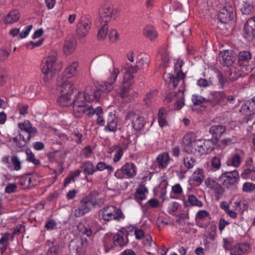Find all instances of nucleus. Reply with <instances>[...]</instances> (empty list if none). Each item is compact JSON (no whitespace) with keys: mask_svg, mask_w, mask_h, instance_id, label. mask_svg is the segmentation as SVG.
Returning a JSON list of instances; mask_svg holds the SVG:
<instances>
[{"mask_svg":"<svg viewBox=\"0 0 255 255\" xmlns=\"http://www.w3.org/2000/svg\"><path fill=\"white\" fill-rule=\"evenodd\" d=\"M103 113V111L101 107H98L96 109L92 107L86 115L91 117L95 114L98 117L96 120L97 124L99 126H104V130L106 132H115L117 130L118 123L116 115L112 112L109 113L105 119L102 115Z\"/></svg>","mask_w":255,"mask_h":255,"instance_id":"obj_1","label":"nucleus"},{"mask_svg":"<svg viewBox=\"0 0 255 255\" xmlns=\"http://www.w3.org/2000/svg\"><path fill=\"white\" fill-rule=\"evenodd\" d=\"M91 90V87L88 86L86 88L85 92H79L72 102L73 113L77 118H81L82 115L86 114L92 107L86 104V101L90 102V97L89 91Z\"/></svg>","mask_w":255,"mask_h":255,"instance_id":"obj_2","label":"nucleus"},{"mask_svg":"<svg viewBox=\"0 0 255 255\" xmlns=\"http://www.w3.org/2000/svg\"><path fill=\"white\" fill-rule=\"evenodd\" d=\"M57 53L55 51H52L48 56L42 61L41 69L45 75V80L51 79L56 73L55 65L57 61Z\"/></svg>","mask_w":255,"mask_h":255,"instance_id":"obj_3","label":"nucleus"},{"mask_svg":"<svg viewBox=\"0 0 255 255\" xmlns=\"http://www.w3.org/2000/svg\"><path fill=\"white\" fill-rule=\"evenodd\" d=\"M99 218L105 221H120L125 218L121 209L114 206H108L101 209L99 212Z\"/></svg>","mask_w":255,"mask_h":255,"instance_id":"obj_4","label":"nucleus"},{"mask_svg":"<svg viewBox=\"0 0 255 255\" xmlns=\"http://www.w3.org/2000/svg\"><path fill=\"white\" fill-rule=\"evenodd\" d=\"M117 12L116 9H114V6L111 1L104 0L99 10L100 22H109L113 17L115 18L116 13Z\"/></svg>","mask_w":255,"mask_h":255,"instance_id":"obj_5","label":"nucleus"},{"mask_svg":"<svg viewBox=\"0 0 255 255\" xmlns=\"http://www.w3.org/2000/svg\"><path fill=\"white\" fill-rule=\"evenodd\" d=\"M239 180V174L237 170L223 173L218 178V181L226 188L235 187Z\"/></svg>","mask_w":255,"mask_h":255,"instance_id":"obj_6","label":"nucleus"},{"mask_svg":"<svg viewBox=\"0 0 255 255\" xmlns=\"http://www.w3.org/2000/svg\"><path fill=\"white\" fill-rule=\"evenodd\" d=\"M96 204L91 197H86L81 200L78 208L73 210V214L76 217H81L89 212Z\"/></svg>","mask_w":255,"mask_h":255,"instance_id":"obj_7","label":"nucleus"},{"mask_svg":"<svg viewBox=\"0 0 255 255\" xmlns=\"http://www.w3.org/2000/svg\"><path fill=\"white\" fill-rule=\"evenodd\" d=\"M182 66V64L177 63L174 65V71L176 73V76H174L172 74L170 73H164L163 75V79L166 83L172 84V86L176 87L180 80L182 81V83H184V79L185 78V75L181 70V68Z\"/></svg>","mask_w":255,"mask_h":255,"instance_id":"obj_8","label":"nucleus"},{"mask_svg":"<svg viewBox=\"0 0 255 255\" xmlns=\"http://www.w3.org/2000/svg\"><path fill=\"white\" fill-rule=\"evenodd\" d=\"M136 174V167L131 162H127L120 169H117L115 172V176L117 178H131Z\"/></svg>","mask_w":255,"mask_h":255,"instance_id":"obj_9","label":"nucleus"},{"mask_svg":"<svg viewBox=\"0 0 255 255\" xmlns=\"http://www.w3.org/2000/svg\"><path fill=\"white\" fill-rule=\"evenodd\" d=\"M252 60V54L248 51H241L238 53V64L245 68L246 73L248 74L254 68V64H250Z\"/></svg>","mask_w":255,"mask_h":255,"instance_id":"obj_10","label":"nucleus"},{"mask_svg":"<svg viewBox=\"0 0 255 255\" xmlns=\"http://www.w3.org/2000/svg\"><path fill=\"white\" fill-rule=\"evenodd\" d=\"M91 25V20L89 15H84L81 17L76 29L77 35L80 38L85 37L89 32Z\"/></svg>","mask_w":255,"mask_h":255,"instance_id":"obj_11","label":"nucleus"},{"mask_svg":"<svg viewBox=\"0 0 255 255\" xmlns=\"http://www.w3.org/2000/svg\"><path fill=\"white\" fill-rule=\"evenodd\" d=\"M236 59V53L232 50H224L219 54V61L223 66L229 68L233 66Z\"/></svg>","mask_w":255,"mask_h":255,"instance_id":"obj_12","label":"nucleus"},{"mask_svg":"<svg viewBox=\"0 0 255 255\" xmlns=\"http://www.w3.org/2000/svg\"><path fill=\"white\" fill-rule=\"evenodd\" d=\"M199 139H194L191 134H186L183 140V148L188 153L197 154V148L200 146Z\"/></svg>","mask_w":255,"mask_h":255,"instance_id":"obj_13","label":"nucleus"},{"mask_svg":"<svg viewBox=\"0 0 255 255\" xmlns=\"http://www.w3.org/2000/svg\"><path fill=\"white\" fill-rule=\"evenodd\" d=\"M233 16V8L230 4H226L221 7L217 14V18L223 23L231 21Z\"/></svg>","mask_w":255,"mask_h":255,"instance_id":"obj_14","label":"nucleus"},{"mask_svg":"<svg viewBox=\"0 0 255 255\" xmlns=\"http://www.w3.org/2000/svg\"><path fill=\"white\" fill-rule=\"evenodd\" d=\"M126 119L131 122L132 127L135 130L142 129L145 123L144 118L136 114L133 111L129 112L126 116Z\"/></svg>","mask_w":255,"mask_h":255,"instance_id":"obj_15","label":"nucleus"},{"mask_svg":"<svg viewBox=\"0 0 255 255\" xmlns=\"http://www.w3.org/2000/svg\"><path fill=\"white\" fill-rule=\"evenodd\" d=\"M205 183L208 188L214 192L216 199L218 200L222 196L224 192V189L218 181H217L215 179L209 177L206 179Z\"/></svg>","mask_w":255,"mask_h":255,"instance_id":"obj_16","label":"nucleus"},{"mask_svg":"<svg viewBox=\"0 0 255 255\" xmlns=\"http://www.w3.org/2000/svg\"><path fill=\"white\" fill-rule=\"evenodd\" d=\"M244 37L248 41H252L255 38V18H249L244 26Z\"/></svg>","mask_w":255,"mask_h":255,"instance_id":"obj_17","label":"nucleus"},{"mask_svg":"<svg viewBox=\"0 0 255 255\" xmlns=\"http://www.w3.org/2000/svg\"><path fill=\"white\" fill-rule=\"evenodd\" d=\"M57 85L61 93L72 94L74 87L71 82L67 79L59 76L57 81Z\"/></svg>","mask_w":255,"mask_h":255,"instance_id":"obj_18","label":"nucleus"},{"mask_svg":"<svg viewBox=\"0 0 255 255\" xmlns=\"http://www.w3.org/2000/svg\"><path fill=\"white\" fill-rule=\"evenodd\" d=\"M18 127L23 134L25 135L27 140H30L32 136H34L37 133V129L32 126L29 121H25L23 123H18Z\"/></svg>","mask_w":255,"mask_h":255,"instance_id":"obj_19","label":"nucleus"},{"mask_svg":"<svg viewBox=\"0 0 255 255\" xmlns=\"http://www.w3.org/2000/svg\"><path fill=\"white\" fill-rule=\"evenodd\" d=\"M225 250H230L231 255H243L250 249V245L247 243H238L233 245L230 249L224 246Z\"/></svg>","mask_w":255,"mask_h":255,"instance_id":"obj_20","label":"nucleus"},{"mask_svg":"<svg viewBox=\"0 0 255 255\" xmlns=\"http://www.w3.org/2000/svg\"><path fill=\"white\" fill-rule=\"evenodd\" d=\"M245 152L242 149H238L233 154L230 158L227 161V164L228 166H232L234 167L240 166L242 160L244 158Z\"/></svg>","mask_w":255,"mask_h":255,"instance_id":"obj_21","label":"nucleus"},{"mask_svg":"<svg viewBox=\"0 0 255 255\" xmlns=\"http://www.w3.org/2000/svg\"><path fill=\"white\" fill-rule=\"evenodd\" d=\"M255 172V167L253 165V160L252 158L246 159L245 164L243 167L241 176L243 179H247L252 178Z\"/></svg>","mask_w":255,"mask_h":255,"instance_id":"obj_22","label":"nucleus"},{"mask_svg":"<svg viewBox=\"0 0 255 255\" xmlns=\"http://www.w3.org/2000/svg\"><path fill=\"white\" fill-rule=\"evenodd\" d=\"M226 126L221 125H216L211 127L209 132L216 142L219 140L221 136L226 132Z\"/></svg>","mask_w":255,"mask_h":255,"instance_id":"obj_23","label":"nucleus"},{"mask_svg":"<svg viewBox=\"0 0 255 255\" xmlns=\"http://www.w3.org/2000/svg\"><path fill=\"white\" fill-rule=\"evenodd\" d=\"M226 96L223 92H214L211 93L207 103H209L211 105L215 106L224 102L226 101Z\"/></svg>","mask_w":255,"mask_h":255,"instance_id":"obj_24","label":"nucleus"},{"mask_svg":"<svg viewBox=\"0 0 255 255\" xmlns=\"http://www.w3.org/2000/svg\"><path fill=\"white\" fill-rule=\"evenodd\" d=\"M120 73L118 68L114 67L111 72V75L108 79L107 82H105L103 84L105 85L104 90L107 91H110L113 88V84L116 81L118 75Z\"/></svg>","mask_w":255,"mask_h":255,"instance_id":"obj_25","label":"nucleus"},{"mask_svg":"<svg viewBox=\"0 0 255 255\" xmlns=\"http://www.w3.org/2000/svg\"><path fill=\"white\" fill-rule=\"evenodd\" d=\"M131 82H125L123 80L121 87L117 90V94L126 101L128 100V95L129 92V87Z\"/></svg>","mask_w":255,"mask_h":255,"instance_id":"obj_26","label":"nucleus"},{"mask_svg":"<svg viewBox=\"0 0 255 255\" xmlns=\"http://www.w3.org/2000/svg\"><path fill=\"white\" fill-rule=\"evenodd\" d=\"M139 67L137 65L133 66L128 64L125 75L123 77L124 81L131 82L134 78L133 74L137 73Z\"/></svg>","mask_w":255,"mask_h":255,"instance_id":"obj_27","label":"nucleus"},{"mask_svg":"<svg viewBox=\"0 0 255 255\" xmlns=\"http://www.w3.org/2000/svg\"><path fill=\"white\" fill-rule=\"evenodd\" d=\"M171 159L170 158L168 152H164L159 154L156 157L158 167L159 168L164 169L169 164Z\"/></svg>","mask_w":255,"mask_h":255,"instance_id":"obj_28","label":"nucleus"},{"mask_svg":"<svg viewBox=\"0 0 255 255\" xmlns=\"http://www.w3.org/2000/svg\"><path fill=\"white\" fill-rule=\"evenodd\" d=\"M105 85L102 83L99 87L97 88L96 90H94V92H90L89 91L90 95L88 97L91 98V101H95L96 102L99 101L100 99L103 94L108 93L110 91H107L104 90Z\"/></svg>","mask_w":255,"mask_h":255,"instance_id":"obj_29","label":"nucleus"},{"mask_svg":"<svg viewBox=\"0 0 255 255\" xmlns=\"http://www.w3.org/2000/svg\"><path fill=\"white\" fill-rule=\"evenodd\" d=\"M76 45V39L73 37H68L65 41L64 52L67 55L72 53L75 49Z\"/></svg>","mask_w":255,"mask_h":255,"instance_id":"obj_30","label":"nucleus"},{"mask_svg":"<svg viewBox=\"0 0 255 255\" xmlns=\"http://www.w3.org/2000/svg\"><path fill=\"white\" fill-rule=\"evenodd\" d=\"M78 64L77 62H73L65 70L61 76L68 79L74 76L76 73Z\"/></svg>","mask_w":255,"mask_h":255,"instance_id":"obj_31","label":"nucleus"},{"mask_svg":"<svg viewBox=\"0 0 255 255\" xmlns=\"http://www.w3.org/2000/svg\"><path fill=\"white\" fill-rule=\"evenodd\" d=\"M226 74L231 81H235L238 79L243 75L242 71L234 66H232L229 67V70L227 71Z\"/></svg>","mask_w":255,"mask_h":255,"instance_id":"obj_32","label":"nucleus"},{"mask_svg":"<svg viewBox=\"0 0 255 255\" xmlns=\"http://www.w3.org/2000/svg\"><path fill=\"white\" fill-rule=\"evenodd\" d=\"M143 35L150 40H154L157 36V32L155 28L150 25H146L143 29Z\"/></svg>","mask_w":255,"mask_h":255,"instance_id":"obj_33","label":"nucleus"},{"mask_svg":"<svg viewBox=\"0 0 255 255\" xmlns=\"http://www.w3.org/2000/svg\"><path fill=\"white\" fill-rule=\"evenodd\" d=\"M191 180L193 181V184L195 186L200 185L204 179V174L202 170L201 169H197L196 170L191 177Z\"/></svg>","mask_w":255,"mask_h":255,"instance_id":"obj_34","label":"nucleus"},{"mask_svg":"<svg viewBox=\"0 0 255 255\" xmlns=\"http://www.w3.org/2000/svg\"><path fill=\"white\" fill-rule=\"evenodd\" d=\"M150 62L149 57L145 54H141L138 56L137 63L139 68L142 69H146Z\"/></svg>","mask_w":255,"mask_h":255,"instance_id":"obj_35","label":"nucleus"},{"mask_svg":"<svg viewBox=\"0 0 255 255\" xmlns=\"http://www.w3.org/2000/svg\"><path fill=\"white\" fill-rule=\"evenodd\" d=\"M123 234L122 232H119L114 235V244L115 246L122 247L128 243V241L127 237L125 239Z\"/></svg>","mask_w":255,"mask_h":255,"instance_id":"obj_36","label":"nucleus"},{"mask_svg":"<svg viewBox=\"0 0 255 255\" xmlns=\"http://www.w3.org/2000/svg\"><path fill=\"white\" fill-rule=\"evenodd\" d=\"M81 168L83 170V172L85 175H91L96 172L94 165L89 161L84 162L81 166Z\"/></svg>","mask_w":255,"mask_h":255,"instance_id":"obj_37","label":"nucleus"},{"mask_svg":"<svg viewBox=\"0 0 255 255\" xmlns=\"http://www.w3.org/2000/svg\"><path fill=\"white\" fill-rule=\"evenodd\" d=\"M19 18V12L17 10L11 11L4 19L5 24H11L16 22Z\"/></svg>","mask_w":255,"mask_h":255,"instance_id":"obj_38","label":"nucleus"},{"mask_svg":"<svg viewBox=\"0 0 255 255\" xmlns=\"http://www.w3.org/2000/svg\"><path fill=\"white\" fill-rule=\"evenodd\" d=\"M13 141L16 143V146L19 148L24 147L27 142H29L30 140H27V137L25 135L19 133L18 136L13 138Z\"/></svg>","mask_w":255,"mask_h":255,"instance_id":"obj_39","label":"nucleus"},{"mask_svg":"<svg viewBox=\"0 0 255 255\" xmlns=\"http://www.w3.org/2000/svg\"><path fill=\"white\" fill-rule=\"evenodd\" d=\"M69 247L70 250L76 251L77 253L81 254L85 253L84 250H82L80 240L78 239L72 240L69 244Z\"/></svg>","mask_w":255,"mask_h":255,"instance_id":"obj_40","label":"nucleus"},{"mask_svg":"<svg viewBox=\"0 0 255 255\" xmlns=\"http://www.w3.org/2000/svg\"><path fill=\"white\" fill-rule=\"evenodd\" d=\"M148 192L147 189L144 185H140L136 189L134 196L137 201H142L146 198L145 193Z\"/></svg>","mask_w":255,"mask_h":255,"instance_id":"obj_41","label":"nucleus"},{"mask_svg":"<svg viewBox=\"0 0 255 255\" xmlns=\"http://www.w3.org/2000/svg\"><path fill=\"white\" fill-rule=\"evenodd\" d=\"M188 203H190L191 206H197L198 207H202L203 205V203L193 195H189L188 196V201L187 202L185 201L184 205L185 207H187Z\"/></svg>","mask_w":255,"mask_h":255,"instance_id":"obj_42","label":"nucleus"},{"mask_svg":"<svg viewBox=\"0 0 255 255\" xmlns=\"http://www.w3.org/2000/svg\"><path fill=\"white\" fill-rule=\"evenodd\" d=\"M104 245L106 250L113 249L115 245L114 244V235L112 234H107L104 238Z\"/></svg>","mask_w":255,"mask_h":255,"instance_id":"obj_43","label":"nucleus"},{"mask_svg":"<svg viewBox=\"0 0 255 255\" xmlns=\"http://www.w3.org/2000/svg\"><path fill=\"white\" fill-rule=\"evenodd\" d=\"M101 27L98 30L97 38L99 40H103L107 36L109 26L108 25V22H102L101 24Z\"/></svg>","mask_w":255,"mask_h":255,"instance_id":"obj_44","label":"nucleus"},{"mask_svg":"<svg viewBox=\"0 0 255 255\" xmlns=\"http://www.w3.org/2000/svg\"><path fill=\"white\" fill-rule=\"evenodd\" d=\"M72 94L62 93L61 96L58 99L57 102L62 107H66L71 104L70 95Z\"/></svg>","mask_w":255,"mask_h":255,"instance_id":"obj_45","label":"nucleus"},{"mask_svg":"<svg viewBox=\"0 0 255 255\" xmlns=\"http://www.w3.org/2000/svg\"><path fill=\"white\" fill-rule=\"evenodd\" d=\"M241 11L244 14H250L254 11V7L252 2L249 1H244L241 8Z\"/></svg>","mask_w":255,"mask_h":255,"instance_id":"obj_46","label":"nucleus"},{"mask_svg":"<svg viewBox=\"0 0 255 255\" xmlns=\"http://www.w3.org/2000/svg\"><path fill=\"white\" fill-rule=\"evenodd\" d=\"M112 148H113V150H116L114 156L113 161L114 162H117L120 160L123 155V149L118 145H114L113 146Z\"/></svg>","mask_w":255,"mask_h":255,"instance_id":"obj_47","label":"nucleus"},{"mask_svg":"<svg viewBox=\"0 0 255 255\" xmlns=\"http://www.w3.org/2000/svg\"><path fill=\"white\" fill-rule=\"evenodd\" d=\"M96 168V171H102L105 169H107L109 174L112 173L114 171V168L111 165H107L105 162L100 161L98 163Z\"/></svg>","mask_w":255,"mask_h":255,"instance_id":"obj_48","label":"nucleus"},{"mask_svg":"<svg viewBox=\"0 0 255 255\" xmlns=\"http://www.w3.org/2000/svg\"><path fill=\"white\" fill-rule=\"evenodd\" d=\"M60 252V246L58 244L52 243V245L47 250V255H58Z\"/></svg>","mask_w":255,"mask_h":255,"instance_id":"obj_49","label":"nucleus"},{"mask_svg":"<svg viewBox=\"0 0 255 255\" xmlns=\"http://www.w3.org/2000/svg\"><path fill=\"white\" fill-rule=\"evenodd\" d=\"M177 94L179 97V99L176 100L174 106L176 110H180L184 105L183 102L184 91L182 90H179Z\"/></svg>","mask_w":255,"mask_h":255,"instance_id":"obj_50","label":"nucleus"},{"mask_svg":"<svg viewBox=\"0 0 255 255\" xmlns=\"http://www.w3.org/2000/svg\"><path fill=\"white\" fill-rule=\"evenodd\" d=\"M203 140V146L205 148L206 154L212 151L215 148V142L212 139H206Z\"/></svg>","mask_w":255,"mask_h":255,"instance_id":"obj_51","label":"nucleus"},{"mask_svg":"<svg viewBox=\"0 0 255 255\" xmlns=\"http://www.w3.org/2000/svg\"><path fill=\"white\" fill-rule=\"evenodd\" d=\"M183 163L187 169H191L194 166L196 160L193 157H186L183 159Z\"/></svg>","mask_w":255,"mask_h":255,"instance_id":"obj_52","label":"nucleus"},{"mask_svg":"<svg viewBox=\"0 0 255 255\" xmlns=\"http://www.w3.org/2000/svg\"><path fill=\"white\" fill-rule=\"evenodd\" d=\"M216 72L217 73V76L221 88L223 89L225 87V84L227 82V79L219 70L217 69L216 70Z\"/></svg>","mask_w":255,"mask_h":255,"instance_id":"obj_53","label":"nucleus"},{"mask_svg":"<svg viewBox=\"0 0 255 255\" xmlns=\"http://www.w3.org/2000/svg\"><path fill=\"white\" fill-rule=\"evenodd\" d=\"M26 153L27 155L26 160L28 161L32 162L35 165L40 164L39 160L35 158L34 154L32 152L27 151Z\"/></svg>","mask_w":255,"mask_h":255,"instance_id":"obj_54","label":"nucleus"},{"mask_svg":"<svg viewBox=\"0 0 255 255\" xmlns=\"http://www.w3.org/2000/svg\"><path fill=\"white\" fill-rule=\"evenodd\" d=\"M192 101L195 105H200L204 102L207 103V100L201 96L194 95L192 96Z\"/></svg>","mask_w":255,"mask_h":255,"instance_id":"obj_55","label":"nucleus"},{"mask_svg":"<svg viewBox=\"0 0 255 255\" xmlns=\"http://www.w3.org/2000/svg\"><path fill=\"white\" fill-rule=\"evenodd\" d=\"M159 204V202L157 199L152 198L148 200V202L145 204L144 207L146 209H148L150 207L156 208L158 207Z\"/></svg>","mask_w":255,"mask_h":255,"instance_id":"obj_56","label":"nucleus"},{"mask_svg":"<svg viewBox=\"0 0 255 255\" xmlns=\"http://www.w3.org/2000/svg\"><path fill=\"white\" fill-rule=\"evenodd\" d=\"M255 190V184L251 182H245L242 187V190L244 192H251Z\"/></svg>","mask_w":255,"mask_h":255,"instance_id":"obj_57","label":"nucleus"},{"mask_svg":"<svg viewBox=\"0 0 255 255\" xmlns=\"http://www.w3.org/2000/svg\"><path fill=\"white\" fill-rule=\"evenodd\" d=\"M217 227L215 225H212L207 231V236L211 239L214 240L216 236Z\"/></svg>","mask_w":255,"mask_h":255,"instance_id":"obj_58","label":"nucleus"},{"mask_svg":"<svg viewBox=\"0 0 255 255\" xmlns=\"http://www.w3.org/2000/svg\"><path fill=\"white\" fill-rule=\"evenodd\" d=\"M28 108V106L26 104L18 103L17 105V110L19 111V114L22 116H25L27 114Z\"/></svg>","mask_w":255,"mask_h":255,"instance_id":"obj_59","label":"nucleus"},{"mask_svg":"<svg viewBox=\"0 0 255 255\" xmlns=\"http://www.w3.org/2000/svg\"><path fill=\"white\" fill-rule=\"evenodd\" d=\"M240 112L242 114L246 116H251L254 114V113H252L251 112V108L249 107L247 102H246L244 105H242Z\"/></svg>","mask_w":255,"mask_h":255,"instance_id":"obj_60","label":"nucleus"},{"mask_svg":"<svg viewBox=\"0 0 255 255\" xmlns=\"http://www.w3.org/2000/svg\"><path fill=\"white\" fill-rule=\"evenodd\" d=\"M11 162L15 170H19L21 168V162L17 155H13L11 157Z\"/></svg>","mask_w":255,"mask_h":255,"instance_id":"obj_61","label":"nucleus"},{"mask_svg":"<svg viewBox=\"0 0 255 255\" xmlns=\"http://www.w3.org/2000/svg\"><path fill=\"white\" fill-rule=\"evenodd\" d=\"M211 162L212 167L214 168L215 170H218L220 168L221 163V160L219 157H213L212 158Z\"/></svg>","mask_w":255,"mask_h":255,"instance_id":"obj_62","label":"nucleus"},{"mask_svg":"<svg viewBox=\"0 0 255 255\" xmlns=\"http://www.w3.org/2000/svg\"><path fill=\"white\" fill-rule=\"evenodd\" d=\"M79 240L82 250H84L85 252H86L87 247L91 242V239L90 238L88 239L86 237H81Z\"/></svg>","mask_w":255,"mask_h":255,"instance_id":"obj_63","label":"nucleus"},{"mask_svg":"<svg viewBox=\"0 0 255 255\" xmlns=\"http://www.w3.org/2000/svg\"><path fill=\"white\" fill-rule=\"evenodd\" d=\"M197 85L200 87H206L212 85L211 80H207L205 79L200 78L198 80Z\"/></svg>","mask_w":255,"mask_h":255,"instance_id":"obj_64","label":"nucleus"}]
</instances>
